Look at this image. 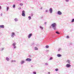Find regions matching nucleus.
<instances>
[{"instance_id": "nucleus-1", "label": "nucleus", "mask_w": 74, "mask_h": 74, "mask_svg": "<svg viewBox=\"0 0 74 74\" xmlns=\"http://www.w3.org/2000/svg\"><path fill=\"white\" fill-rule=\"evenodd\" d=\"M57 26V25L56 23H53L51 25V26H52L53 29V30H56Z\"/></svg>"}, {"instance_id": "nucleus-2", "label": "nucleus", "mask_w": 74, "mask_h": 74, "mask_svg": "<svg viewBox=\"0 0 74 74\" xmlns=\"http://www.w3.org/2000/svg\"><path fill=\"white\" fill-rule=\"evenodd\" d=\"M16 45V44L14 43H13L12 45V46H13V49H15L16 48V47L15 46Z\"/></svg>"}, {"instance_id": "nucleus-3", "label": "nucleus", "mask_w": 74, "mask_h": 74, "mask_svg": "<svg viewBox=\"0 0 74 74\" xmlns=\"http://www.w3.org/2000/svg\"><path fill=\"white\" fill-rule=\"evenodd\" d=\"M15 36V34L14 32H12L11 34V37L12 38H14V36Z\"/></svg>"}, {"instance_id": "nucleus-4", "label": "nucleus", "mask_w": 74, "mask_h": 74, "mask_svg": "<svg viewBox=\"0 0 74 74\" xmlns=\"http://www.w3.org/2000/svg\"><path fill=\"white\" fill-rule=\"evenodd\" d=\"M25 12L24 10L22 11V15L23 16H25Z\"/></svg>"}, {"instance_id": "nucleus-5", "label": "nucleus", "mask_w": 74, "mask_h": 74, "mask_svg": "<svg viewBox=\"0 0 74 74\" xmlns=\"http://www.w3.org/2000/svg\"><path fill=\"white\" fill-rule=\"evenodd\" d=\"M66 67H67V68H70V67H71V65L69 64H66Z\"/></svg>"}, {"instance_id": "nucleus-6", "label": "nucleus", "mask_w": 74, "mask_h": 74, "mask_svg": "<svg viewBox=\"0 0 74 74\" xmlns=\"http://www.w3.org/2000/svg\"><path fill=\"white\" fill-rule=\"evenodd\" d=\"M49 11L50 14H52V12H53V10L51 8H50Z\"/></svg>"}, {"instance_id": "nucleus-7", "label": "nucleus", "mask_w": 74, "mask_h": 74, "mask_svg": "<svg viewBox=\"0 0 74 74\" xmlns=\"http://www.w3.org/2000/svg\"><path fill=\"white\" fill-rule=\"evenodd\" d=\"M57 14H58V15H61L62 14V12H61L60 11H58L57 12Z\"/></svg>"}, {"instance_id": "nucleus-8", "label": "nucleus", "mask_w": 74, "mask_h": 74, "mask_svg": "<svg viewBox=\"0 0 74 74\" xmlns=\"http://www.w3.org/2000/svg\"><path fill=\"white\" fill-rule=\"evenodd\" d=\"M25 60L26 61H28V62H31L32 61V59L30 58H27Z\"/></svg>"}, {"instance_id": "nucleus-9", "label": "nucleus", "mask_w": 74, "mask_h": 74, "mask_svg": "<svg viewBox=\"0 0 74 74\" xmlns=\"http://www.w3.org/2000/svg\"><path fill=\"white\" fill-rule=\"evenodd\" d=\"M66 63H68V64H71V61L69 60H67L66 61Z\"/></svg>"}, {"instance_id": "nucleus-10", "label": "nucleus", "mask_w": 74, "mask_h": 74, "mask_svg": "<svg viewBox=\"0 0 74 74\" xmlns=\"http://www.w3.org/2000/svg\"><path fill=\"white\" fill-rule=\"evenodd\" d=\"M32 33H31L29 34L28 35V38H30L32 36Z\"/></svg>"}, {"instance_id": "nucleus-11", "label": "nucleus", "mask_w": 74, "mask_h": 74, "mask_svg": "<svg viewBox=\"0 0 74 74\" xmlns=\"http://www.w3.org/2000/svg\"><path fill=\"white\" fill-rule=\"evenodd\" d=\"M6 60L7 62H9L10 61V59L7 57L6 58Z\"/></svg>"}, {"instance_id": "nucleus-12", "label": "nucleus", "mask_w": 74, "mask_h": 74, "mask_svg": "<svg viewBox=\"0 0 74 74\" xmlns=\"http://www.w3.org/2000/svg\"><path fill=\"white\" fill-rule=\"evenodd\" d=\"M0 28H3L4 29V25H0Z\"/></svg>"}, {"instance_id": "nucleus-13", "label": "nucleus", "mask_w": 74, "mask_h": 74, "mask_svg": "<svg viewBox=\"0 0 74 74\" xmlns=\"http://www.w3.org/2000/svg\"><path fill=\"white\" fill-rule=\"evenodd\" d=\"M25 62V61L22 60V61H21V62L20 63L21 64H23V63H24Z\"/></svg>"}, {"instance_id": "nucleus-14", "label": "nucleus", "mask_w": 74, "mask_h": 74, "mask_svg": "<svg viewBox=\"0 0 74 74\" xmlns=\"http://www.w3.org/2000/svg\"><path fill=\"white\" fill-rule=\"evenodd\" d=\"M14 21L15 22H18V19L17 18H15L14 19Z\"/></svg>"}, {"instance_id": "nucleus-15", "label": "nucleus", "mask_w": 74, "mask_h": 74, "mask_svg": "<svg viewBox=\"0 0 74 74\" xmlns=\"http://www.w3.org/2000/svg\"><path fill=\"white\" fill-rule=\"evenodd\" d=\"M58 57H61V56H62V55H61V54H57V55Z\"/></svg>"}, {"instance_id": "nucleus-16", "label": "nucleus", "mask_w": 74, "mask_h": 74, "mask_svg": "<svg viewBox=\"0 0 74 74\" xmlns=\"http://www.w3.org/2000/svg\"><path fill=\"white\" fill-rule=\"evenodd\" d=\"M34 49V50H38V48L37 47H35Z\"/></svg>"}, {"instance_id": "nucleus-17", "label": "nucleus", "mask_w": 74, "mask_h": 74, "mask_svg": "<svg viewBox=\"0 0 74 74\" xmlns=\"http://www.w3.org/2000/svg\"><path fill=\"white\" fill-rule=\"evenodd\" d=\"M11 63H12V62H16V60H12L11 61Z\"/></svg>"}, {"instance_id": "nucleus-18", "label": "nucleus", "mask_w": 74, "mask_h": 74, "mask_svg": "<svg viewBox=\"0 0 74 74\" xmlns=\"http://www.w3.org/2000/svg\"><path fill=\"white\" fill-rule=\"evenodd\" d=\"M56 34H60V33L59 32H58V31L56 32Z\"/></svg>"}, {"instance_id": "nucleus-19", "label": "nucleus", "mask_w": 74, "mask_h": 74, "mask_svg": "<svg viewBox=\"0 0 74 74\" xmlns=\"http://www.w3.org/2000/svg\"><path fill=\"white\" fill-rule=\"evenodd\" d=\"M71 23H73V22H74V18H73L72 20V21H71Z\"/></svg>"}, {"instance_id": "nucleus-20", "label": "nucleus", "mask_w": 74, "mask_h": 74, "mask_svg": "<svg viewBox=\"0 0 74 74\" xmlns=\"http://www.w3.org/2000/svg\"><path fill=\"white\" fill-rule=\"evenodd\" d=\"M53 59V58L52 57H51L50 58L49 60H52Z\"/></svg>"}, {"instance_id": "nucleus-21", "label": "nucleus", "mask_w": 74, "mask_h": 74, "mask_svg": "<svg viewBox=\"0 0 74 74\" xmlns=\"http://www.w3.org/2000/svg\"><path fill=\"white\" fill-rule=\"evenodd\" d=\"M19 5L21 6H22V5H23V4L22 3H20Z\"/></svg>"}, {"instance_id": "nucleus-22", "label": "nucleus", "mask_w": 74, "mask_h": 74, "mask_svg": "<svg viewBox=\"0 0 74 74\" xmlns=\"http://www.w3.org/2000/svg\"><path fill=\"white\" fill-rule=\"evenodd\" d=\"M40 29H41V30H43V28L41 26H40Z\"/></svg>"}, {"instance_id": "nucleus-23", "label": "nucleus", "mask_w": 74, "mask_h": 74, "mask_svg": "<svg viewBox=\"0 0 74 74\" xmlns=\"http://www.w3.org/2000/svg\"><path fill=\"white\" fill-rule=\"evenodd\" d=\"M28 18H29V20H30V19H32V18H31V16H28Z\"/></svg>"}, {"instance_id": "nucleus-24", "label": "nucleus", "mask_w": 74, "mask_h": 74, "mask_svg": "<svg viewBox=\"0 0 74 74\" xmlns=\"http://www.w3.org/2000/svg\"><path fill=\"white\" fill-rule=\"evenodd\" d=\"M46 48H49V46H48V45L46 46Z\"/></svg>"}, {"instance_id": "nucleus-25", "label": "nucleus", "mask_w": 74, "mask_h": 74, "mask_svg": "<svg viewBox=\"0 0 74 74\" xmlns=\"http://www.w3.org/2000/svg\"><path fill=\"white\" fill-rule=\"evenodd\" d=\"M13 8H15V5H13Z\"/></svg>"}, {"instance_id": "nucleus-26", "label": "nucleus", "mask_w": 74, "mask_h": 74, "mask_svg": "<svg viewBox=\"0 0 74 74\" xmlns=\"http://www.w3.org/2000/svg\"><path fill=\"white\" fill-rule=\"evenodd\" d=\"M62 50V49L60 48L58 49V51L59 52V51H60Z\"/></svg>"}, {"instance_id": "nucleus-27", "label": "nucleus", "mask_w": 74, "mask_h": 74, "mask_svg": "<svg viewBox=\"0 0 74 74\" xmlns=\"http://www.w3.org/2000/svg\"><path fill=\"white\" fill-rule=\"evenodd\" d=\"M36 71H34L33 72V74H36Z\"/></svg>"}, {"instance_id": "nucleus-28", "label": "nucleus", "mask_w": 74, "mask_h": 74, "mask_svg": "<svg viewBox=\"0 0 74 74\" xmlns=\"http://www.w3.org/2000/svg\"><path fill=\"white\" fill-rule=\"evenodd\" d=\"M9 9V7H7V11H8Z\"/></svg>"}, {"instance_id": "nucleus-29", "label": "nucleus", "mask_w": 74, "mask_h": 74, "mask_svg": "<svg viewBox=\"0 0 74 74\" xmlns=\"http://www.w3.org/2000/svg\"><path fill=\"white\" fill-rule=\"evenodd\" d=\"M55 71H58V69H55Z\"/></svg>"}, {"instance_id": "nucleus-30", "label": "nucleus", "mask_w": 74, "mask_h": 74, "mask_svg": "<svg viewBox=\"0 0 74 74\" xmlns=\"http://www.w3.org/2000/svg\"><path fill=\"white\" fill-rule=\"evenodd\" d=\"M45 65H46V66H48V64L47 63H46L45 64Z\"/></svg>"}, {"instance_id": "nucleus-31", "label": "nucleus", "mask_w": 74, "mask_h": 74, "mask_svg": "<svg viewBox=\"0 0 74 74\" xmlns=\"http://www.w3.org/2000/svg\"><path fill=\"white\" fill-rule=\"evenodd\" d=\"M4 49L3 48H2L1 49V51H3V50H4Z\"/></svg>"}, {"instance_id": "nucleus-32", "label": "nucleus", "mask_w": 74, "mask_h": 74, "mask_svg": "<svg viewBox=\"0 0 74 74\" xmlns=\"http://www.w3.org/2000/svg\"><path fill=\"white\" fill-rule=\"evenodd\" d=\"M65 1L66 2H68L69 1V0H65Z\"/></svg>"}, {"instance_id": "nucleus-33", "label": "nucleus", "mask_w": 74, "mask_h": 74, "mask_svg": "<svg viewBox=\"0 0 74 74\" xmlns=\"http://www.w3.org/2000/svg\"><path fill=\"white\" fill-rule=\"evenodd\" d=\"M66 38H69V36H66Z\"/></svg>"}, {"instance_id": "nucleus-34", "label": "nucleus", "mask_w": 74, "mask_h": 74, "mask_svg": "<svg viewBox=\"0 0 74 74\" xmlns=\"http://www.w3.org/2000/svg\"><path fill=\"white\" fill-rule=\"evenodd\" d=\"M48 12V10H46L45 12Z\"/></svg>"}, {"instance_id": "nucleus-35", "label": "nucleus", "mask_w": 74, "mask_h": 74, "mask_svg": "<svg viewBox=\"0 0 74 74\" xmlns=\"http://www.w3.org/2000/svg\"><path fill=\"white\" fill-rule=\"evenodd\" d=\"M40 18L41 19H42L43 18V16H42L40 17Z\"/></svg>"}, {"instance_id": "nucleus-36", "label": "nucleus", "mask_w": 74, "mask_h": 74, "mask_svg": "<svg viewBox=\"0 0 74 74\" xmlns=\"http://www.w3.org/2000/svg\"><path fill=\"white\" fill-rule=\"evenodd\" d=\"M45 25H47V22H45Z\"/></svg>"}, {"instance_id": "nucleus-37", "label": "nucleus", "mask_w": 74, "mask_h": 74, "mask_svg": "<svg viewBox=\"0 0 74 74\" xmlns=\"http://www.w3.org/2000/svg\"><path fill=\"white\" fill-rule=\"evenodd\" d=\"M2 15H3V14H2V13H1V14H0L1 16H2Z\"/></svg>"}, {"instance_id": "nucleus-38", "label": "nucleus", "mask_w": 74, "mask_h": 74, "mask_svg": "<svg viewBox=\"0 0 74 74\" xmlns=\"http://www.w3.org/2000/svg\"><path fill=\"white\" fill-rule=\"evenodd\" d=\"M1 7L0 6V10H1Z\"/></svg>"}, {"instance_id": "nucleus-39", "label": "nucleus", "mask_w": 74, "mask_h": 74, "mask_svg": "<svg viewBox=\"0 0 74 74\" xmlns=\"http://www.w3.org/2000/svg\"><path fill=\"white\" fill-rule=\"evenodd\" d=\"M19 10H20L21 9V8H18Z\"/></svg>"}, {"instance_id": "nucleus-40", "label": "nucleus", "mask_w": 74, "mask_h": 74, "mask_svg": "<svg viewBox=\"0 0 74 74\" xmlns=\"http://www.w3.org/2000/svg\"><path fill=\"white\" fill-rule=\"evenodd\" d=\"M48 74H50V72H48Z\"/></svg>"}, {"instance_id": "nucleus-41", "label": "nucleus", "mask_w": 74, "mask_h": 74, "mask_svg": "<svg viewBox=\"0 0 74 74\" xmlns=\"http://www.w3.org/2000/svg\"><path fill=\"white\" fill-rule=\"evenodd\" d=\"M17 1H21V0H17Z\"/></svg>"}, {"instance_id": "nucleus-42", "label": "nucleus", "mask_w": 74, "mask_h": 74, "mask_svg": "<svg viewBox=\"0 0 74 74\" xmlns=\"http://www.w3.org/2000/svg\"><path fill=\"white\" fill-rule=\"evenodd\" d=\"M40 9H41V10H42V8H40Z\"/></svg>"}, {"instance_id": "nucleus-43", "label": "nucleus", "mask_w": 74, "mask_h": 74, "mask_svg": "<svg viewBox=\"0 0 74 74\" xmlns=\"http://www.w3.org/2000/svg\"><path fill=\"white\" fill-rule=\"evenodd\" d=\"M32 16H33V14H32Z\"/></svg>"}, {"instance_id": "nucleus-44", "label": "nucleus", "mask_w": 74, "mask_h": 74, "mask_svg": "<svg viewBox=\"0 0 74 74\" xmlns=\"http://www.w3.org/2000/svg\"><path fill=\"white\" fill-rule=\"evenodd\" d=\"M31 67H33V66L32 65Z\"/></svg>"}, {"instance_id": "nucleus-45", "label": "nucleus", "mask_w": 74, "mask_h": 74, "mask_svg": "<svg viewBox=\"0 0 74 74\" xmlns=\"http://www.w3.org/2000/svg\"><path fill=\"white\" fill-rule=\"evenodd\" d=\"M0 44H1V43H0Z\"/></svg>"}]
</instances>
